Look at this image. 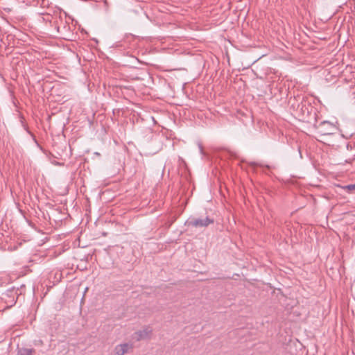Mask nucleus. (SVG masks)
<instances>
[{"label":"nucleus","mask_w":355,"mask_h":355,"mask_svg":"<svg viewBox=\"0 0 355 355\" xmlns=\"http://www.w3.org/2000/svg\"><path fill=\"white\" fill-rule=\"evenodd\" d=\"M214 219L209 216H206L205 218H190L187 222L186 225L188 227H191L196 229L206 228L211 224H214Z\"/></svg>","instance_id":"nucleus-1"},{"label":"nucleus","mask_w":355,"mask_h":355,"mask_svg":"<svg viewBox=\"0 0 355 355\" xmlns=\"http://www.w3.org/2000/svg\"><path fill=\"white\" fill-rule=\"evenodd\" d=\"M300 109V111L302 112V115H304L305 114V112H306L307 114H309V107H306V105L305 104H304L302 102L301 103V104H299L297 105V109Z\"/></svg>","instance_id":"nucleus-5"},{"label":"nucleus","mask_w":355,"mask_h":355,"mask_svg":"<svg viewBox=\"0 0 355 355\" xmlns=\"http://www.w3.org/2000/svg\"><path fill=\"white\" fill-rule=\"evenodd\" d=\"M132 348L133 345L131 343H122L114 347V355H125Z\"/></svg>","instance_id":"nucleus-3"},{"label":"nucleus","mask_w":355,"mask_h":355,"mask_svg":"<svg viewBox=\"0 0 355 355\" xmlns=\"http://www.w3.org/2000/svg\"><path fill=\"white\" fill-rule=\"evenodd\" d=\"M345 188L349 191L355 189V184H349L345 187Z\"/></svg>","instance_id":"nucleus-8"},{"label":"nucleus","mask_w":355,"mask_h":355,"mask_svg":"<svg viewBox=\"0 0 355 355\" xmlns=\"http://www.w3.org/2000/svg\"><path fill=\"white\" fill-rule=\"evenodd\" d=\"M49 5V1L48 0H41L40 6L42 7H46Z\"/></svg>","instance_id":"nucleus-6"},{"label":"nucleus","mask_w":355,"mask_h":355,"mask_svg":"<svg viewBox=\"0 0 355 355\" xmlns=\"http://www.w3.org/2000/svg\"><path fill=\"white\" fill-rule=\"evenodd\" d=\"M153 330L150 327H146L142 330L136 331L134 334L135 338L137 341L149 338Z\"/></svg>","instance_id":"nucleus-2"},{"label":"nucleus","mask_w":355,"mask_h":355,"mask_svg":"<svg viewBox=\"0 0 355 355\" xmlns=\"http://www.w3.org/2000/svg\"><path fill=\"white\" fill-rule=\"evenodd\" d=\"M52 16L49 14H46L43 17V19L46 21H51Z\"/></svg>","instance_id":"nucleus-7"},{"label":"nucleus","mask_w":355,"mask_h":355,"mask_svg":"<svg viewBox=\"0 0 355 355\" xmlns=\"http://www.w3.org/2000/svg\"><path fill=\"white\" fill-rule=\"evenodd\" d=\"M35 350L33 349L20 348L17 351V355H33Z\"/></svg>","instance_id":"nucleus-4"}]
</instances>
